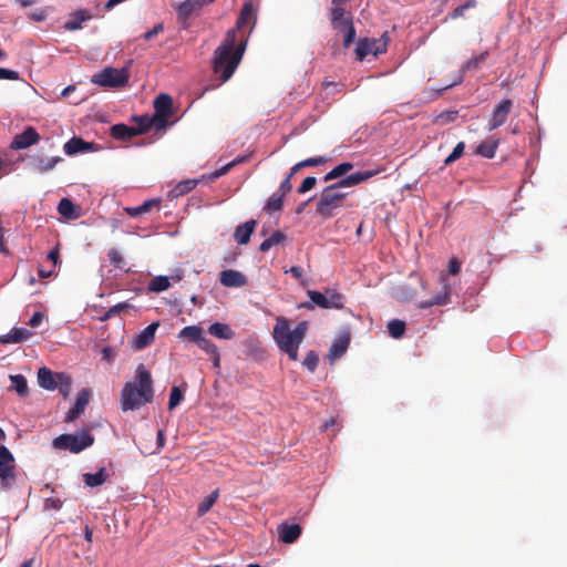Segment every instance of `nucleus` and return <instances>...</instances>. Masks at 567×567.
Here are the masks:
<instances>
[{
    "label": "nucleus",
    "mask_w": 567,
    "mask_h": 567,
    "mask_svg": "<svg viewBox=\"0 0 567 567\" xmlns=\"http://www.w3.org/2000/svg\"><path fill=\"white\" fill-rule=\"evenodd\" d=\"M154 118L157 122V131L165 130L173 116V99L166 93L157 95L153 102Z\"/></svg>",
    "instance_id": "obj_8"
},
{
    "label": "nucleus",
    "mask_w": 567,
    "mask_h": 567,
    "mask_svg": "<svg viewBox=\"0 0 567 567\" xmlns=\"http://www.w3.org/2000/svg\"><path fill=\"white\" fill-rule=\"evenodd\" d=\"M255 11L251 2L244 3L236 22V28L227 31L223 43L215 50L213 71L218 75L220 84L227 82L235 73L246 50L247 40L237 34L247 23L255 22Z\"/></svg>",
    "instance_id": "obj_1"
},
{
    "label": "nucleus",
    "mask_w": 567,
    "mask_h": 567,
    "mask_svg": "<svg viewBox=\"0 0 567 567\" xmlns=\"http://www.w3.org/2000/svg\"><path fill=\"white\" fill-rule=\"evenodd\" d=\"M340 30L344 31L343 45L344 48H348L351 43H353L355 39V29L353 25L351 14H348V17L342 20V25Z\"/></svg>",
    "instance_id": "obj_34"
},
{
    "label": "nucleus",
    "mask_w": 567,
    "mask_h": 567,
    "mask_svg": "<svg viewBox=\"0 0 567 567\" xmlns=\"http://www.w3.org/2000/svg\"><path fill=\"white\" fill-rule=\"evenodd\" d=\"M197 183H198L197 179H186V181H183V182L178 183L171 190L169 194H171L172 197L183 196V195L189 193L190 190H193L196 187Z\"/></svg>",
    "instance_id": "obj_36"
},
{
    "label": "nucleus",
    "mask_w": 567,
    "mask_h": 567,
    "mask_svg": "<svg viewBox=\"0 0 567 567\" xmlns=\"http://www.w3.org/2000/svg\"><path fill=\"white\" fill-rule=\"evenodd\" d=\"M12 388L20 396H27L29 394L28 381L22 374L10 375Z\"/></svg>",
    "instance_id": "obj_37"
},
{
    "label": "nucleus",
    "mask_w": 567,
    "mask_h": 567,
    "mask_svg": "<svg viewBox=\"0 0 567 567\" xmlns=\"http://www.w3.org/2000/svg\"><path fill=\"white\" fill-rule=\"evenodd\" d=\"M20 79V74L17 71L0 68V80L17 81Z\"/></svg>",
    "instance_id": "obj_57"
},
{
    "label": "nucleus",
    "mask_w": 567,
    "mask_h": 567,
    "mask_svg": "<svg viewBox=\"0 0 567 567\" xmlns=\"http://www.w3.org/2000/svg\"><path fill=\"white\" fill-rule=\"evenodd\" d=\"M350 343V338L348 336H343L339 338L330 348L329 357L332 359H338L343 355L347 351Z\"/></svg>",
    "instance_id": "obj_35"
},
{
    "label": "nucleus",
    "mask_w": 567,
    "mask_h": 567,
    "mask_svg": "<svg viewBox=\"0 0 567 567\" xmlns=\"http://www.w3.org/2000/svg\"><path fill=\"white\" fill-rule=\"evenodd\" d=\"M58 213L65 219L72 220L80 217L78 207L69 198H62L58 205Z\"/></svg>",
    "instance_id": "obj_25"
},
{
    "label": "nucleus",
    "mask_w": 567,
    "mask_h": 567,
    "mask_svg": "<svg viewBox=\"0 0 567 567\" xmlns=\"http://www.w3.org/2000/svg\"><path fill=\"white\" fill-rule=\"evenodd\" d=\"M218 498V489H215L208 496H206L198 505L197 514L198 516L205 515L209 509L214 506Z\"/></svg>",
    "instance_id": "obj_41"
},
{
    "label": "nucleus",
    "mask_w": 567,
    "mask_h": 567,
    "mask_svg": "<svg viewBox=\"0 0 567 567\" xmlns=\"http://www.w3.org/2000/svg\"><path fill=\"white\" fill-rule=\"evenodd\" d=\"M128 73L125 69L106 68L92 76V82L100 86L117 87L126 84Z\"/></svg>",
    "instance_id": "obj_7"
},
{
    "label": "nucleus",
    "mask_w": 567,
    "mask_h": 567,
    "mask_svg": "<svg viewBox=\"0 0 567 567\" xmlns=\"http://www.w3.org/2000/svg\"><path fill=\"white\" fill-rule=\"evenodd\" d=\"M62 158L60 156H54L50 158L34 157L31 165L34 171L40 174H44L55 167L58 163H60Z\"/></svg>",
    "instance_id": "obj_24"
},
{
    "label": "nucleus",
    "mask_w": 567,
    "mask_h": 567,
    "mask_svg": "<svg viewBox=\"0 0 567 567\" xmlns=\"http://www.w3.org/2000/svg\"><path fill=\"white\" fill-rule=\"evenodd\" d=\"M72 388V378L63 372H60V380L58 384L59 392L63 395V398H68Z\"/></svg>",
    "instance_id": "obj_44"
},
{
    "label": "nucleus",
    "mask_w": 567,
    "mask_h": 567,
    "mask_svg": "<svg viewBox=\"0 0 567 567\" xmlns=\"http://www.w3.org/2000/svg\"><path fill=\"white\" fill-rule=\"evenodd\" d=\"M285 239H286V235L282 231L277 230V231L272 233L270 237H268L260 244L259 250L262 252H266L271 247L281 244Z\"/></svg>",
    "instance_id": "obj_38"
},
{
    "label": "nucleus",
    "mask_w": 567,
    "mask_h": 567,
    "mask_svg": "<svg viewBox=\"0 0 567 567\" xmlns=\"http://www.w3.org/2000/svg\"><path fill=\"white\" fill-rule=\"evenodd\" d=\"M343 6L344 4H332L330 8L329 17L334 29H341L342 20L346 19L348 14H351Z\"/></svg>",
    "instance_id": "obj_29"
},
{
    "label": "nucleus",
    "mask_w": 567,
    "mask_h": 567,
    "mask_svg": "<svg viewBox=\"0 0 567 567\" xmlns=\"http://www.w3.org/2000/svg\"><path fill=\"white\" fill-rule=\"evenodd\" d=\"M159 327L158 322H153L144 328L136 337L134 338L132 346L135 350H143L146 347L151 346L155 339V333L157 328Z\"/></svg>",
    "instance_id": "obj_13"
},
{
    "label": "nucleus",
    "mask_w": 567,
    "mask_h": 567,
    "mask_svg": "<svg viewBox=\"0 0 567 567\" xmlns=\"http://www.w3.org/2000/svg\"><path fill=\"white\" fill-rule=\"evenodd\" d=\"M101 354H102V359L107 361V362L113 361V359L115 357V352H114V350L111 347H104L101 350Z\"/></svg>",
    "instance_id": "obj_61"
},
{
    "label": "nucleus",
    "mask_w": 567,
    "mask_h": 567,
    "mask_svg": "<svg viewBox=\"0 0 567 567\" xmlns=\"http://www.w3.org/2000/svg\"><path fill=\"white\" fill-rule=\"evenodd\" d=\"M198 347L200 349H203L204 351H206L208 354L213 355L214 357V365L215 367H218L219 365V361H220V355H219V352H218V348L216 347L215 343H213L209 339H207L206 337H203V339L200 340V342L198 343Z\"/></svg>",
    "instance_id": "obj_40"
},
{
    "label": "nucleus",
    "mask_w": 567,
    "mask_h": 567,
    "mask_svg": "<svg viewBox=\"0 0 567 567\" xmlns=\"http://www.w3.org/2000/svg\"><path fill=\"white\" fill-rule=\"evenodd\" d=\"M94 443V437L85 430L76 434H61L56 436L52 445L54 449L70 451L78 454L90 447Z\"/></svg>",
    "instance_id": "obj_6"
},
{
    "label": "nucleus",
    "mask_w": 567,
    "mask_h": 567,
    "mask_svg": "<svg viewBox=\"0 0 567 567\" xmlns=\"http://www.w3.org/2000/svg\"><path fill=\"white\" fill-rule=\"evenodd\" d=\"M39 140H40L39 133L35 131L34 127L29 126L22 133L17 134L13 137V140L11 142V148L24 150V148H28L31 145L38 143Z\"/></svg>",
    "instance_id": "obj_11"
},
{
    "label": "nucleus",
    "mask_w": 567,
    "mask_h": 567,
    "mask_svg": "<svg viewBox=\"0 0 567 567\" xmlns=\"http://www.w3.org/2000/svg\"><path fill=\"white\" fill-rule=\"evenodd\" d=\"M169 279L174 280V281H181L183 278H184V270L183 269H175L173 271V274L171 275V277H168Z\"/></svg>",
    "instance_id": "obj_64"
},
{
    "label": "nucleus",
    "mask_w": 567,
    "mask_h": 567,
    "mask_svg": "<svg viewBox=\"0 0 567 567\" xmlns=\"http://www.w3.org/2000/svg\"><path fill=\"white\" fill-rule=\"evenodd\" d=\"M464 148H465L464 142L457 143L456 146L454 147V150L452 151V153L445 158L444 163L446 165H449V164L455 162L456 159H458L463 155Z\"/></svg>",
    "instance_id": "obj_51"
},
{
    "label": "nucleus",
    "mask_w": 567,
    "mask_h": 567,
    "mask_svg": "<svg viewBox=\"0 0 567 567\" xmlns=\"http://www.w3.org/2000/svg\"><path fill=\"white\" fill-rule=\"evenodd\" d=\"M62 507V501L59 498L49 497L45 498L43 504L44 511H59Z\"/></svg>",
    "instance_id": "obj_56"
},
{
    "label": "nucleus",
    "mask_w": 567,
    "mask_h": 567,
    "mask_svg": "<svg viewBox=\"0 0 567 567\" xmlns=\"http://www.w3.org/2000/svg\"><path fill=\"white\" fill-rule=\"evenodd\" d=\"M498 144H499L498 140L489 137L478 144V146L476 147L475 154H477L482 157H485V158H493L496 154Z\"/></svg>",
    "instance_id": "obj_23"
},
{
    "label": "nucleus",
    "mask_w": 567,
    "mask_h": 567,
    "mask_svg": "<svg viewBox=\"0 0 567 567\" xmlns=\"http://www.w3.org/2000/svg\"><path fill=\"white\" fill-rule=\"evenodd\" d=\"M317 184V178L313 176H308L303 179L301 185L298 188L299 194H305L309 190H311Z\"/></svg>",
    "instance_id": "obj_55"
},
{
    "label": "nucleus",
    "mask_w": 567,
    "mask_h": 567,
    "mask_svg": "<svg viewBox=\"0 0 567 567\" xmlns=\"http://www.w3.org/2000/svg\"><path fill=\"white\" fill-rule=\"evenodd\" d=\"M111 136L115 140L127 142L136 136L135 127L125 124H115L110 128Z\"/></svg>",
    "instance_id": "obj_20"
},
{
    "label": "nucleus",
    "mask_w": 567,
    "mask_h": 567,
    "mask_svg": "<svg viewBox=\"0 0 567 567\" xmlns=\"http://www.w3.org/2000/svg\"><path fill=\"white\" fill-rule=\"evenodd\" d=\"M301 526L299 524L282 523L278 526L279 540L285 544L295 543L301 535Z\"/></svg>",
    "instance_id": "obj_15"
},
{
    "label": "nucleus",
    "mask_w": 567,
    "mask_h": 567,
    "mask_svg": "<svg viewBox=\"0 0 567 567\" xmlns=\"http://www.w3.org/2000/svg\"><path fill=\"white\" fill-rule=\"evenodd\" d=\"M63 150L66 155H75L78 153L94 151V144L85 142L81 137H72L70 138L63 146Z\"/></svg>",
    "instance_id": "obj_17"
},
{
    "label": "nucleus",
    "mask_w": 567,
    "mask_h": 567,
    "mask_svg": "<svg viewBox=\"0 0 567 567\" xmlns=\"http://www.w3.org/2000/svg\"><path fill=\"white\" fill-rule=\"evenodd\" d=\"M59 258H60V251H59V248L58 246L54 247L49 254H48V259L51 260L53 262V266H55L59 261Z\"/></svg>",
    "instance_id": "obj_63"
},
{
    "label": "nucleus",
    "mask_w": 567,
    "mask_h": 567,
    "mask_svg": "<svg viewBox=\"0 0 567 567\" xmlns=\"http://www.w3.org/2000/svg\"><path fill=\"white\" fill-rule=\"evenodd\" d=\"M205 4H208L206 0H185L177 6L176 11L178 17L187 19L193 13L199 11Z\"/></svg>",
    "instance_id": "obj_18"
},
{
    "label": "nucleus",
    "mask_w": 567,
    "mask_h": 567,
    "mask_svg": "<svg viewBox=\"0 0 567 567\" xmlns=\"http://www.w3.org/2000/svg\"><path fill=\"white\" fill-rule=\"evenodd\" d=\"M514 102L511 99H504L497 103L487 121L486 130L492 132L504 125L513 110Z\"/></svg>",
    "instance_id": "obj_9"
},
{
    "label": "nucleus",
    "mask_w": 567,
    "mask_h": 567,
    "mask_svg": "<svg viewBox=\"0 0 567 567\" xmlns=\"http://www.w3.org/2000/svg\"><path fill=\"white\" fill-rule=\"evenodd\" d=\"M133 120L137 123V126H134L136 136L146 133L152 127L157 131V122L153 115L134 116Z\"/></svg>",
    "instance_id": "obj_28"
},
{
    "label": "nucleus",
    "mask_w": 567,
    "mask_h": 567,
    "mask_svg": "<svg viewBox=\"0 0 567 567\" xmlns=\"http://www.w3.org/2000/svg\"><path fill=\"white\" fill-rule=\"evenodd\" d=\"M154 398L153 379L146 367L141 363L135 373L134 381L126 382L121 393L123 411H134Z\"/></svg>",
    "instance_id": "obj_3"
},
{
    "label": "nucleus",
    "mask_w": 567,
    "mask_h": 567,
    "mask_svg": "<svg viewBox=\"0 0 567 567\" xmlns=\"http://www.w3.org/2000/svg\"><path fill=\"white\" fill-rule=\"evenodd\" d=\"M443 289H444V291L442 293L436 295L434 298H432L430 300L422 301L419 307L421 309H427L432 306L446 305L450 301L451 288L447 284H444Z\"/></svg>",
    "instance_id": "obj_27"
},
{
    "label": "nucleus",
    "mask_w": 567,
    "mask_h": 567,
    "mask_svg": "<svg viewBox=\"0 0 567 567\" xmlns=\"http://www.w3.org/2000/svg\"><path fill=\"white\" fill-rule=\"evenodd\" d=\"M378 171L355 172L347 177L339 179L337 183L324 187L318 198L316 213L323 219H330L334 216V212L342 207L347 194L339 188L352 187L375 176Z\"/></svg>",
    "instance_id": "obj_2"
},
{
    "label": "nucleus",
    "mask_w": 567,
    "mask_h": 567,
    "mask_svg": "<svg viewBox=\"0 0 567 567\" xmlns=\"http://www.w3.org/2000/svg\"><path fill=\"white\" fill-rule=\"evenodd\" d=\"M375 40H370V39H361L358 44H357V48H355V54H357V59L359 61H363L364 58L367 55H369L370 53H374L375 55L378 53H380L381 51L379 49H375Z\"/></svg>",
    "instance_id": "obj_22"
},
{
    "label": "nucleus",
    "mask_w": 567,
    "mask_h": 567,
    "mask_svg": "<svg viewBox=\"0 0 567 567\" xmlns=\"http://www.w3.org/2000/svg\"><path fill=\"white\" fill-rule=\"evenodd\" d=\"M405 322L399 319H393L388 323V330L392 338L399 339L405 332Z\"/></svg>",
    "instance_id": "obj_43"
},
{
    "label": "nucleus",
    "mask_w": 567,
    "mask_h": 567,
    "mask_svg": "<svg viewBox=\"0 0 567 567\" xmlns=\"http://www.w3.org/2000/svg\"><path fill=\"white\" fill-rule=\"evenodd\" d=\"M107 258L115 268L123 270L125 268V260L120 250L112 248L107 251Z\"/></svg>",
    "instance_id": "obj_46"
},
{
    "label": "nucleus",
    "mask_w": 567,
    "mask_h": 567,
    "mask_svg": "<svg viewBox=\"0 0 567 567\" xmlns=\"http://www.w3.org/2000/svg\"><path fill=\"white\" fill-rule=\"evenodd\" d=\"M90 18L85 10H80L74 14L72 20L65 22L64 28L70 31L79 30L82 28V23Z\"/></svg>",
    "instance_id": "obj_39"
},
{
    "label": "nucleus",
    "mask_w": 567,
    "mask_h": 567,
    "mask_svg": "<svg viewBox=\"0 0 567 567\" xmlns=\"http://www.w3.org/2000/svg\"><path fill=\"white\" fill-rule=\"evenodd\" d=\"M307 331V321L299 322L293 330H290L289 320L285 317H277L272 334L278 348L287 353L291 361H297L299 359L298 350Z\"/></svg>",
    "instance_id": "obj_4"
},
{
    "label": "nucleus",
    "mask_w": 567,
    "mask_h": 567,
    "mask_svg": "<svg viewBox=\"0 0 567 567\" xmlns=\"http://www.w3.org/2000/svg\"><path fill=\"white\" fill-rule=\"evenodd\" d=\"M32 336V332L25 328H13L6 336L0 337V342L6 343H18L28 340Z\"/></svg>",
    "instance_id": "obj_21"
},
{
    "label": "nucleus",
    "mask_w": 567,
    "mask_h": 567,
    "mask_svg": "<svg viewBox=\"0 0 567 567\" xmlns=\"http://www.w3.org/2000/svg\"><path fill=\"white\" fill-rule=\"evenodd\" d=\"M60 380V372L54 373L47 367H42L38 370V383L41 388L53 391L58 388Z\"/></svg>",
    "instance_id": "obj_16"
},
{
    "label": "nucleus",
    "mask_w": 567,
    "mask_h": 567,
    "mask_svg": "<svg viewBox=\"0 0 567 567\" xmlns=\"http://www.w3.org/2000/svg\"><path fill=\"white\" fill-rule=\"evenodd\" d=\"M354 167V165L350 162H343L339 165H337L334 168H332L330 172H328L324 177H323V181L324 182H330V181H333V179H338V178H341V177H347L346 175Z\"/></svg>",
    "instance_id": "obj_30"
},
{
    "label": "nucleus",
    "mask_w": 567,
    "mask_h": 567,
    "mask_svg": "<svg viewBox=\"0 0 567 567\" xmlns=\"http://www.w3.org/2000/svg\"><path fill=\"white\" fill-rule=\"evenodd\" d=\"M487 56H488L487 51L482 52L480 55L473 56L464 64L463 70L464 71L477 70L481 66V64L486 60Z\"/></svg>",
    "instance_id": "obj_48"
},
{
    "label": "nucleus",
    "mask_w": 567,
    "mask_h": 567,
    "mask_svg": "<svg viewBox=\"0 0 567 567\" xmlns=\"http://www.w3.org/2000/svg\"><path fill=\"white\" fill-rule=\"evenodd\" d=\"M109 474L105 468H100L96 473H85L83 475V481L86 486L96 487L106 482Z\"/></svg>",
    "instance_id": "obj_31"
},
{
    "label": "nucleus",
    "mask_w": 567,
    "mask_h": 567,
    "mask_svg": "<svg viewBox=\"0 0 567 567\" xmlns=\"http://www.w3.org/2000/svg\"><path fill=\"white\" fill-rule=\"evenodd\" d=\"M328 161H329V158L326 156H317V157L306 158V159L301 161V164L303 167H315V166L323 165Z\"/></svg>",
    "instance_id": "obj_54"
},
{
    "label": "nucleus",
    "mask_w": 567,
    "mask_h": 567,
    "mask_svg": "<svg viewBox=\"0 0 567 567\" xmlns=\"http://www.w3.org/2000/svg\"><path fill=\"white\" fill-rule=\"evenodd\" d=\"M219 281L225 287L240 288L247 285V277L234 269H227L219 274Z\"/></svg>",
    "instance_id": "obj_14"
},
{
    "label": "nucleus",
    "mask_w": 567,
    "mask_h": 567,
    "mask_svg": "<svg viewBox=\"0 0 567 567\" xmlns=\"http://www.w3.org/2000/svg\"><path fill=\"white\" fill-rule=\"evenodd\" d=\"M184 399V390L173 386L169 394L168 410H174Z\"/></svg>",
    "instance_id": "obj_47"
},
{
    "label": "nucleus",
    "mask_w": 567,
    "mask_h": 567,
    "mask_svg": "<svg viewBox=\"0 0 567 567\" xmlns=\"http://www.w3.org/2000/svg\"><path fill=\"white\" fill-rule=\"evenodd\" d=\"M171 287L169 278L166 276H157L150 282V290L154 292H162Z\"/></svg>",
    "instance_id": "obj_42"
},
{
    "label": "nucleus",
    "mask_w": 567,
    "mask_h": 567,
    "mask_svg": "<svg viewBox=\"0 0 567 567\" xmlns=\"http://www.w3.org/2000/svg\"><path fill=\"white\" fill-rule=\"evenodd\" d=\"M284 196L279 193H274L267 200L265 209L268 212H277L282 208Z\"/></svg>",
    "instance_id": "obj_45"
},
{
    "label": "nucleus",
    "mask_w": 567,
    "mask_h": 567,
    "mask_svg": "<svg viewBox=\"0 0 567 567\" xmlns=\"http://www.w3.org/2000/svg\"><path fill=\"white\" fill-rule=\"evenodd\" d=\"M319 363V357L316 351L310 350L306 358L302 361V364L306 369H308L310 372H313Z\"/></svg>",
    "instance_id": "obj_49"
},
{
    "label": "nucleus",
    "mask_w": 567,
    "mask_h": 567,
    "mask_svg": "<svg viewBox=\"0 0 567 567\" xmlns=\"http://www.w3.org/2000/svg\"><path fill=\"white\" fill-rule=\"evenodd\" d=\"M208 332L212 336L223 340H231L233 338H235L234 330L228 324L221 322H214L213 324H210L208 328Z\"/></svg>",
    "instance_id": "obj_26"
},
{
    "label": "nucleus",
    "mask_w": 567,
    "mask_h": 567,
    "mask_svg": "<svg viewBox=\"0 0 567 567\" xmlns=\"http://www.w3.org/2000/svg\"><path fill=\"white\" fill-rule=\"evenodd\" d=\"M90 398V390L82 389L76 395L74 405L68 411L64 421L70 423L78 419L84 412L85 406L89 404Z\"/></svg>",
    "instance_id": "obj_12"
},
{
    "label": "nucleus",
    "mask_w": 567,
    "mask_h": 567,
    "mask_svg": "<svg viewBox=\"0 0 567 567\" xmlns=\"http://www.w3.org/2000/svg\"><path fill=\"white\" fill-rule=\"evenodd\" d=\"M16 478L14 457L6 446L0 451V480L1 487L8 488L12 486Z\"/></svg>",
    "instance_id": "obj_10"
},
{
    "label": "nucleus",
    "mask_w": 567,
    "mask_h": 567,
    "mask_svg": "<svg viewBox=\"0 0 567 567\" xmlns=\"http://www.w3.org/2000/svg\"><path fill=\"white\" fill-rule=\"evenodd\" d=\"M43 315L41 312H34L33 316L30 318L28 324L31 327H37L42 322Z\"/></svg>",
    "instance_id": "obj_62"
},
{
    "label": "nucleus",
    "mask_w": 567,
    "mask_h": 567,
    "mask_svg": "<svg viewBox=\"0 0 567 567\" xmlns=\"http://www.w3.org/2000/svg\"><path fill=\"white\" fill-rule=\"evenodd\" d=\"M476 6V0H470L466 3L456 7L452 12L449 13V18L457 19L464 16L465 10L470 8H474Z\"/></svg>",
    "instance_id": "obj_50"
},
{
    "label": "nucleus",
    "mask_w": 567,
    "mask_h": 567,
    "mask_svg": "<svg viewBox=\"0 0 567 567\" xmlns=\"http://www.w3.org/2000/svg\"><path fill=\"white\" fill-rule=\"evenodd\" d=\"M291 177L287 176L280 184V187L277 193L282 194L285 197L288 193L291 192L292 185H291Z\"/></svg>",
    "instance_id": "obj_59"
},
{
    "label": "nucleus",
    "mask_w": 567,
    "mask_h": 567,
    "mask_svg": "<svg viewBox=\"0 0 567 567\" xmlns=\"http://www.w3.org/2000/svg\"><path fill=\"white\" fill-rule=\"evenodd\" d=\"M130 308V305L127 302H120L113 307H111L105 313L104 316L102 317V320H107L112 317H115L117 316L118 313H121L124 309H127Z\"/></svg>",
    "instance_id": "obj_52"
},
{
    "label": "nucleus",
    "mask_w": 567,
    "mask_h": 567,
    "mask_svg": "<svg viewBox=\"0 0 567 567\" xmlns=\"http://www.w3.org/2000/svg\"><path fill=\"white\" fill-rule=\"evenodd\" d=\"M256 221L249 220L236 227L234 238L237 244L246 245L249 243L250 237L254 233Z\"/></svg>",
    "instance_id": "obj_19"
},
{
    "label": "nucleus",
    "mask_w": 567,
    "mask_h": 567,
    "mask_svg": "<svg viewBox=\"0 0 567 567\" xmlns=\"http://www.w3.org/2000/svg\"><path fill=\"white\" fill-rule=\"evenodd\" d=\"M461 270V262L456 258H451L449 261V274L457 275Z\"/></svg>",
    "instance_id": "obj_60"
},
{
    "label": "nucleus",
    "mask_w": 567,
    "mask_h": 567,
    "mask_svg": "<svg viewBox=\"0 0 567 567\" xmlns=\"http://www.w3.org/2000/svg\"><path fill=\"white\" fill-rule=\"evenodd\" d=\"M309 302L302 303L300 307L312 310L315 306L322 309H343L346 297L336 289H326L324 292L317 290H308Z\"/></svg>",
    "instance_id": "obj_5"
},
{
    "label": "nucleus",
    "mask_w": 567,
    "mask_h": 567,
    "mask_svg": "<svg viewBox=\"0 0 567 567\" xmlns=\"http://www.w3.org/2000/svg\"><path fill=\"white\" fill-rule=\"evenodd\" d=\"M233 167H235V163H227L226 165L221 166L220 168L214 171L207 176L208 181H215L224 175H226Z\"/></svg>",
    "instance_id": "obj_53"
},
{
    "label": "nucleus",
    "mask_w": 567,
    "mask_h": 567,
    "mask_svg": "<svg viewBox=\"0 0 567 567\" xmlns=\"http://www.w3.org/2000/svg\"><path fill=\"white\" fill-rule=\"evenodd\" d=\"M163 24L162 23H158L156 25L153 27V29H151L150 31L145 32L142 38L145 40V41H150L151 39H153L155 35H157L158 33H161L163 31Z\"/></svg>",
    "instance_id": "obj_58"
},
{
    "label": "nucleus",
    "mask_w": 567,
    "mask_h": 567,
    "mask_svg": "<svg viewBox=\"0 0 567 567\" xmlns=\"http://www.w3.org/2000/svg\"><path fill=\"white\" fill-rule=\"evenodd\" d=\"M179 337L187 339L188 341L194 342L198 346V343L204 337V331L198 326H187L179 331Z\"/></svg>",
    "instance_id": "obj_33"
},
{
    "label": "nucleus",
    "mask_w": 567,
    "mask_h": 567,
    "mask_svg": "<svg viewBox=\"0 0 567 567\" xmlns=\"http://www.w3.org/2000/svg\"><path fill=\"white\" fill-rule=\"evenodd\" d=\"M161 199L153 198L144 202L142 205L136 207H127L125 210L131 217H137L142 214L151 212L153 207L159 208Z\"/></svg>",
    "instance_id": "obj_32"
}]
</instances>
